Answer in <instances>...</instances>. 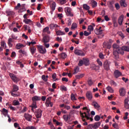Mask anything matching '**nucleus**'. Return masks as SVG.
<instances>
[{"instance_id":"nucleus-1","label":"nucleus","mask_w":129,"mask_h":129,"mask_svg":"<svg viewBox=\"0 0 129 129\" xmlns=\"http://www.w3.org/2000/svg\"><path fill=\"white\" fill-rule=\"evenodd\" d=\"M19 90V87L16 85H13V89L11 92V95L14 97H17L20 96V93L17 92Z\"/></svg>"},{"instance_id":"nucleus-2","label":"nucleus","mask_w":129,"mask_h":129,"mask_svg":"<svg viewBox=\"0 0 129 129\" xmlns=\"http://www.w3.org/2000/svg\"><path fill=\"white\" fill-rule=\"evenodd\" d=\"M119 54L123 55V54H124V51H122L120 48H118L117 50L113 49V54L114 56L115 59L116 60L119 58V55H118Z\"/></svg>"},{"instance_id":"nucleus-3","label":"nucleus","mask_w":129,"mask_h":129,"mask_svg":"<svg viewBox=\"0 0 129 129\" xmlns=\"http://www.w3.org/2000/svg\"><path fill=\"white\" fill-rule=\"evenodd\" d=\"M100 124H101L100 122H95L94 124H89L87 128V129H97L99 126H100Z\"/></svg>"},{"instance_id":"nucleus-4","label":"nucleus","mask_w":129,"mask_h":129,"mask_svg":"<svg viewBox=\"0 0 129 129\" xmlns=\"http://www.w3.org/2000/svg\"><path fill=\"white\" fill-rule=\"evenodd\" d=\"M74 53L78 56H81L82 57L85 56V53H84L83 51L80 49H77V48H75Z\"/></svg>"},{"instance_id":"nucleus-5","label":"nucleus","mask_w":129,"mask_h":129,"mask_svg":"<svg viewBox=\"0 0 129 129\" xmlns=\"http://www.w3.org/2000/svg\"><path fill=\"white\" fill-rule=\"evenodd\" d=\"M37 49L39 53H40L41 54H46V53H47V50H46V48L44 47L42 45L37 46Z\"/></svg>"},{"instance_id":"nucleus-6","label":"nucleus","mask_w":129,"mask_h":129,"mask_svg":"<svg viewBox=\"0 0 129 129\" xmlns=\"http://www.w3.org/2000/svg\"><path fill=\"white\" fill-rule=\"evenodd\" d=\"M9 76L14 82L15 83H18V81H19V78L17 77L16 75L13 73H10Z\"/></svg>"},{"instance_id":"nucleus-7","label":"nucleus","mask_w":129,"mask_h":129,"mask_svg":"<svg viewBox=\"0 0 129 129\" xmlns=\"http://www.w3.org/2000/svg\"><path fill=\"white\" fill-rule=\"evenodd\" d=\"M119 93L120 96H124L125 94H126V91H125V89L122 87L119 89Z\"/></svg>"},{"instance_id":"nucleus-8","label":"nucleus","mask_w":129,"mask_h":129,"mask_svg":"<svg viewBox=\"0 0 129 129\" xmlns=\"http://www.w3.org/2000/svg\"><path fill=\"white\" fill-rule=\"evenodd\" d=\"M65 11L68 17H73V14L71 12V8L69 7L66 8Z\"/></svg>"},{"instance_id":"nucleus-9","label":"nucleus","mask_w":129,"mask_h":129,"mask_svg":"<svg viewBox=\"0 0 129 129\" xmlns=\"http://www.w3.org/2000/svg\"><path fill=\"white\" fill-rule=\"evenodd\" d=\"M81 116L82 117V118H84V117L87 118V120L90 119V118L89 116H90V114H87V112H84L82 113L80 112Z\"/></svg>"},{"instance_id":"nucleus-10","label":"nucleus","mask_w":129,"mask_h":129,"mask_svg":"<svg viewBox=\"0 0 129 129\" xmlns=\"http://www.w3.org/2000/svg\"><path fill=\"white\" fill-rule=\"evenodd\" d=\"M24 116L25 119H26V120H27V121H31V120H32V117H33L32 115H31L29 113H24Z\"/></svg>"},{"instance_id":"nucleus-11","label":"nucleus","mask_w":129,"mask_h":129,"mask_svg":"<svg viewBox=\"0 0 129 129\" xmlns=\"http://www.w3.org/2000/svg\"><path fill=\"white\" fill-rule=\"evenodd\" d=\"M42 111L40 109L36 110L35 112V115L37 118H41V116H42Z\"/></svg>"},{"instance_id":"nucleus-12","label":"nucleus","mask_w":129,"mask_h":129,"mask_svg":"<svg viewBox=\"0 0 129 129\" xmlns=\"http://www.w3.org/2000/svg\"><path fill=\"white\" fill-rule=\"evenodd\" d=\"M103 66L104 69L106 70L107 71H108L109 70V62H108V60H106L104 63H103Z\"/></svg>"},{"instance_id":"nucleus-13","label":"nucleus","mask_w":129,"mask_h":129,"mask_svg":"<svg viewBox=\"0 0 129 129\" xmlns=\"http://www.w3.org/2000/svg\"><path fill=\"white\" fill-rule=\"evenodd\" d=\"M42 41L43 43H49L50 42V37L48 35H45L43 36Z\"/></svg>"},{"instance_id":"nucleus-14","label":"nucleus","mask_w":129,"mask_h":129,"mask_svg":"<svg viewBox=\"0 0 129 129\" xmlns=\"http://www.w3.org/2000/svg\"><path fill=\"white\" fill-rule=\"evenodd\" d=\"M114 76L115 78H118L119 76H121V72H119L118 70H116L114 72Z\"/></svg>"},{"instance_id":"nucleus-15","label":"nucleus","mask_w":129,"mask_h":129,"mask_svg":"<svg viewBox=\"0 0 129 129\" xmlns=\"http://www.w3.org/2000/svg\"><path fill=\"white\" fill-rule=\"evenodd\" d=\"M93 94L91 92L88 91L86 93V97L88 100H91L92 99Z\"/></svg>"},{"instance_id":"nucleus-16","label":"nucleus","mask_w":129,"mask_h":129,"mask_svg":"<svg viewBox=\"0 0 129 129\" xmlns=\"http://www.w3.org/2000/svg\"><path fill=\"white\" fill-rule=\"evenodd\" d=\"M103 45L104 47H107V49H110L111 48V42H103Z\"/></svg>"},{"instance_id":"nucleus-17","label":"nucleus","mask_w":129,"mask_h":129,"mask_svg":"<svg viewBox=\"0 0 129 129\" xmlns=\"http://www.w3.org/2000/svg\"><path fill=\"white\" fill-rule=\"evenodd\" d=\"M58 56L59 58H61V59H66V58H67V54L65 52L59 53Z\"/></svg>"},{"instance_id":"nucleus-18","label":"nucleus","mask_w":129,"mask_h":129,"mask_svg":"<svg viewBox=\"0 0 129 129\" xmlns=\"http://www.w3.org/2000/svg\"><path fill=\"white\" fill-rule=\"evenodd\" d=\"M32 100L33 102H36V101L41 100V97H39L38 96H34L32 98Z\"/></svg>"},{"instance_id":"nucleus-19","label":"nucleus","mask_w":129,"mask_h":129,"mask_svg":"<svg viewBox=\"0 0 129 129\" xmlns=\"http://www.w3.org/2000/svg\"><path fill=\"white\" fill-rule=\"evenodd\" d=\"M0 111L2 112L4 116H7V115H8V113H9V111L5 108H3L2 110H1Z\"/></svg>"},{"instance_id":"nucleus-20","label":"nucleus","mask_w":129,"mask_h":129,"mask_svg":"<svg viewBox=\"0 0 129 129\" xmlns=\"http://www.w3.org/2000/svg\"><path fill=\"white\" fill-rule=\"evenodd\" d=\"M122 22H123V15L120 16L118 20V23L119 26H121L122 25Z\"/></svg>"},{"instance_id":"nucleus-21","label":"nucleus","mask_w":129,"mask_h":129,"mask_svg":"<svg viewBox=\"0 0 129 129\" xmlns=\"http://www.w3.org/2000/svg\"><path fill=\"white\" fill-rule=\"evenodd\" d=\"M83 61H84L85 66H89L90 63L89 62V59H88V58H84Z\"/></svg>"},{"instance_id":"nucleus-22","label":"nucleus","mask_w":129,"mask_h":129,"mask_svg":"<svg viewBox=\"0 0 129 129\" xmlns=\"http://www.w3.org/2000/svg\"><path fill=\"white\" fill-rule=\"evenodd\" d=\"M93 27H95V24L94 23H92V25H89L88 27V31H89V32H92L93 31V30H94V28Z\"/></svg>"},{"instance_id":"nucleus-23","label":"nucleus","mask_w":129,"mask_h":129,"mask_svg":"<svg viewBox=\"0 0 129 129\" xmlns=\"http://www.w3.org/2000/svg\"><path fill=\"white\" fill-rule=\"evenodd\" d=\"M120 5L121 7H123V8H126V7H127V4L125 3V0H121L120 1Z\"/></svg>"},{"instance_id":"nucleus-24","label":"nucleus","mask_w":129,"mask_h":129,"mask_svg":"<svg viewBox=\"0 0 129 129\" xmlns=\"http://www.w3.org/2000/svg\"><path fill=\"white\" fill-rule=\"evenodd\" d=\"M102 32H103V30L98 29V28H96L94 30V32L95 33L96 35H101V34H102Z\"/></svg>"},{"instance_id":"nucleus-25","label":"nucleus","mask_w":129,"mask_h":129,"mask_svg":"<svg viewBox=\"0 0 129 129\" xmlns=\"http://www.w3.org/2000/svg\"><path fill=\"white\" fill-rule=\"evenodd\" d=\"M92 105H93V106L96 109L100 107V105H99V104H98V103L96 101L93 102Z\"/></svg>"},{"instance_id":"nucleus-26","label":"nucleus","mask_w":129,"mask_h":129,"mask_svg":"<svg viewBox=\"0 0 129 129\" xmlns=\"http://www.w3.org/2000/svg\"><path fill=\"white\" fill-rule=\"evenodd\" d=\"M30 50L32 55H34V54L36 53V51L37 50V49L34 46H32V47H30Z\"/></svg>"},{"instance_id":"nucleus-27","label":"nucleus","mask_w":129,"mask_h":129,"mask_svg":"<svg viewBox=\"0 0 129 129\" xmlns=\"http://www.w3.org/2000/svg\"><path fill=\"white\" fill-rule=\"evenodd\" d=\"M59 27L58 25L55 24H51L49 25V28L51 30H54V29H56V28H58Z\"/></svg>"},{"instance_id":"nucleus-28","label":"nucleus","mask_w":129,"mask_h":129,"mask_svg":"<svg viewBox=\"0 0 129 129\" xmlns=\"http://www.w3.org/2000/svg\"><path fill=\"white\" fill-rule=\"evenodd\" d=\"M121 50L126 51V52H129V47L127 46H123L122 47H120Z\"/></svg>"},{"instance_id":"nucleus-29","label":"nucleus","mask_w":129,"mask_h":129,"mask_svg":"<svg viewBox=\"0 0 129 129\" xmlns=\"http://www.w3.org/2000/svg\"><path fill=\"white\" fill-rule=\"evenodd\" d=\"M91 69L93 70H95V71H97L99 70V66H96L95 64H93L91 67Z\"/></svg>"},{"instance_id":"nucleus-30","label":"nucleus","mask_w":129,"mask_h":129,"mask_svg":"<svg viewBox=\"0 0 129 129\" xmlns=\"http://www.w3.org/2000/svg\"><path fill=\"white\" fill-rule=\"evenodd\" d=\"M25 4H22L21 6L20 7V11L21 13H23V12H26V8L25 7Z\"/></svg>"},{"instance_id":"nucleus-31","label":"nucleus","mask_w":129,"mask_h":129,"mask_svg":"<svg viewBox=\"0 0 129 129\" xmlns=\"http://www.w3.org/2000/svg\"><path fill=\"white\" fill-rule=\"evenodd\" d=\"M56 34L57 36H63V35H65L64 32H62L61 30H58L56 31Z\"/></svg>"},{"instance_id":"nucleus-32","label":"nucleus","mask_w":129,"mask_h":129,"mask_svg":"<svg viewBox=\"0 0 129 129\" xmlns=\"http://www.w3.org/2000/svg\"><path fill=\"white\" fill-rule=\"evenodd\" d=\"M91 3L92 8H96L97 7V2H96V1L95 0H92Z\"/></svg>"},{"instance_id":"nucleus-33","label":"nucleus","mask_w":129,"mask_h":129,"mask_svg":"<svg viewBox=\"0 0 129 129\" xmlns=\"http://www.w3.org/2000/svg\"><path fill=\"white\" fill-rule=\"evenodd\" d=\"M23 47H25L24 44L21 43L17 44L16 46V49H18V50H20V49L21 48H23Z\"/></svg>"},{"instance_id":"nucleus-34","label":"nucleus","mask_w":129,"mask_h":129,"mask_svg":"<svg viewBox=\"0 0 129 129\" xmlns=\"http://www.w3.org/2000/svg\"><path fill=\"white\" fill-rule=\"evenodd\" d=\"M63 118L66 121H68L69 119H70V115H63Z\"/></svg>"},{"instance_id":"nucleus-35","label":"nucleus","mask_w":129,"mask_h":129,"mask_svg":"<svg viewBox=\"0 0 129 129\" xmlns=\"http://www.w3.org/2000/svg\"><path fill=\"white\" fill-rule=\"evenodd\" d=\"M23 22L24 23H25L26 25H29L31 24V23H32V20H31L30 19H27L23 20Z\"/></svg>"},{"instance_id":"nucleus-36","label":"nucleus","mask_w":129,"mask_h":129,"mask_svg":"<svg viewBox=\"0 0 129 129\" xmlns=\"http://www.w3.org/2000/svg\"><path fill=\"white\" fill-rule=\"evenodd\" d=\"M18 52L20 54H23V55H25V56H27V52L25 51L24 49H20L19 50Z\"/></svg>"},{"instance_id":"nucleus-37","label":"nucleus","mask_w":129,"mask_h":129,"mask_svg":"<svg viewBox=\"0 0 129 129\" xmlns=\"http://www.w3.org/2000/svg\"><path fill=\"white\" fill-rule=\"evenodd\" d=\"M71 100H77V99H76V94L75 95L72 93L71 95Z\"/></svg>"},{"instance_id":"nucleus-38","label":"nucleus","mask_w":129,"mask_h":129,"mask_svg":"<svg viewBox=\"0 0 129 129\" xmlns=\"http://www.w3.org/2000/svg\"><path fill=\"white\" fill-rule=\"evenodd\" d=\"M12 42L13 39L11 38L8 39V45L10 47H13V44L12 43Z\"/></svg>"},{"instance_id":"nucleus-39","label":"nucleus","mask_w":129,"mask_h":129,"mask_svg":"<svg viewBox=\"0 0 129 129\" xmlns=\"http://www.w3.org/2000/svg\"><path fill=\"white\" fill-rule=\"evenodd\" d=\"M50 7L52 11H55V8H56V3L53 2L50 6Z\"/></svg>"},{"instance_id":"nucleus-40","label":"nucleus","mask_w":129,"mask_h":129,"mask_svg":"<svg viewBox=\"0 0 129 129\" xmlns=\"http://www.w3.org/2000/svg\"><path fill=\"white\" fill-rule=\"evenodd\" d=\"M1 45L2 46V48H4V49H6L7 44L6 43V42L2 41L1 43Z\"/></svg>"},{"instance_id":"nucleus-41","label":"nucleus","mask_w":129,"mask_h":129,"mask_svg":"<svg viewBox=\"0 0 129 129\" xmlns=\"http://www.w3.org/2000/svg\"><path fill=\"white\" fill-rule=\"evenodd\" d=\"M106 89L107 90H108L109 92H110V93H113V92H114L113 89H112V88H111V87L108 86L106 88Z\"/></svg>"},{"instance_id":"nucleus-42","label":"nucleus","mask_w":129,"mask_h":129,"mask_svg":"<svg viewBox=\"0 0 129 129\" xmlns=\"http://www.w3.org/2000/svg\"><path fill=\"white\" fill-rule=\"evenodd\" d=\"M77 28V24H76V23H73L71 28V30H75V29H76Z\"/></svg>"},{"instance_id":"nucleus-43","label":"nucleus","mask_w":129,"mask_h":129,"mask_svg":"<svg viewBox=\"0 0 129 129\" xmlns=\"http://www.w3.org/2000/svg\"><path fill=\"white\" fill-rule=\"evenodd\" d=\"M112 47L114 50H117V49H120L121 47H119V46L116 44H113L112 45Z\"/></svg>"},{"instance_id":"nucleus-44","label":"nucleus","mask_w":129,"mask_h":129,"mask_svg":"<svg viewBox=\"0 0 129 129\" xmlns=\"http://www.w3.org/2000/svg\"><path fill=\"white\" fill-rule=\"evenodd\" d=\"M45 105L47 107H49V106L53 107V103H52V102H49L48 103L45 102Z\"/></svg>"},{"instance_id":"nucleus-45","label":"nucleus","mask_w":129,"mask_h":129,"mask_svg":"<svg viewBox=\"0 0 129 129\" xmlns=\"http://www.w3.org/2000/svg\"><path fill=\"white\" fill-rule=\"evenodd\" d=\"M60 90H61V91H67V88L64 85L61 86L60 87Z\"/></svg>"},{"instance_id":"nucleus-46","label":"nucleus","mask_w":129,"mask_h":129,"mask_svg":"<svg viewBox=\"0 0 129 129\" xmlns=\"http://www.w3.org/2000/svg\"><path fill=\"white\" fill-rule=\"evenodd\" d=\"M100 118H101V117L98 115H96L94 117V120H95V121H99V120H100Z\"/></svg>"},{"instance_id":"nucleus-47","label":"nucleus","mask_w":129,"mask_h":129,"mask_svg":"<svg viewBox=\"0 0 129 129\" xmlns=\"http://www.w3.org/2000/svg\"><path fill=\"white\" fill-rule=\"evenodd\" d=\"M83 8V9H84V10H86V11H88L90 9V7H89V6L86 4L84 5Z\"/></svg>"},{"instance_id":"nucleus-48","label":"nucleus","mask_w":129,"mask_h":129,"mask_svg":"<svg viewBox=\"0 0 129 129\" xmlns=\"http://www.w3.org/2000/svg\"><path fill=\"white\" fill-rule=\"evenodd\" d=\"M83 77H84V74H80L79 75L76 76V78L77 79H80V78H82Z\"/></svg>"},{"instance_id":"nucleus-49","label":"nucleus","mask_w":129,"mask_h":129,"mask_svg":"<svg viewBox=\"0 0 129 129\" xmlns=\"http://www.w3.org/2000/svg\"><path fill=\"white\" fill-rule=\"evenodd\" d=\"M13 105L16 106V105H20V102L18 100H14L13 102Z\"/></svg>"},{"instance_id":"nucleus-50","label":"nucleus","mask_w":129,"mask_h":129,"mask_svg":"<svg viewBox=\"0 0 129 129\" xmlns=\"http://www.w3.org/2000/svg\"><path fill=\"white\" fill-rule=\"evenodd\" d=\"M79 67H78L75 68L74 74H76L77 73H78V72H79Z\"/></svg>"},{"instance_id":"nucleus-51","label":"nucleus","mask_w":129,"mask_h":129,"mask_svg":"<svg viewBox=\"0 0 129 129\" xmlns=\"http://www.w3.org/2000/svg\"><path fill=\"white\" fill-rule=\"evenodd\" d=\"M31 107H32V108H37V102H33Z\"/></svg>"},{"instance_id":"nucleus-52","label":"nucleus","mask_w":129,"mask_h":129,"mask_svg":"<svg viewBox=\"0 0 129 129\" xmlns=\"http://www.w3.org/2000/svg\"><path fill=\"white\" fill-rule=\"evenodd\" d=\"M41 78L44 82H47V81H48V79L46 78V76H45V75H42Z\"/></svg>"},{"instance_id":"nucleus-53","label":"nucleus","mask_w":129,"mask_h":129,"mask_svg":"<svg viewBox=\"0 0 129 129\" xmlns=\"http://www.w3.org/2000/svg\"><path fill=\"white\" fill-rule=\"evenodd\" d=\"M7 14L8 16H14L15 15V13L12 11H7Z\"/></svg>"},{"instance_id":"nucleus-54","label":"nucleus","mask_w":129,"mask_h":129,"mask_svg":"<svg viewBox=\"0 0 129 129\" xmlns=\"http://www.w3.org/2000/svg\"><path fill=\"white\" fill-rule=\"evenodd\" d=\"M91 34V32L89 31V32H87L86 31H85L84 32V36H89V35H90Z\"/></svg>"},{"instance_id":"nucleus-55","label":"nucleus","mask_w":129,"mask_h":129,"mask_svg":"<svg viewBox=\"0 0 129 129\" xmlns=\"http://www.w3.org/2000/svg\"><path fill=\"white\" fill-rule=\"evenodd\" d=\"M25 129H37L35 126H26Z\"/></svg>"},{"instance_id":"nucleus-56","label":"nucleus","mask_w":129,"mask_h":129,"mask_svg":"<svg viewBox=\"0 0 129 129\" xmlns=\"http://www.w3.org/2000/svg\"><path fill=\"white\" fill-rule=\"evenodd\" d=\"M115 7L116 8V9L117 10H119V9H120V6H119V4L117 3L115 4Z\"/></svg>"},{"instance_id":"nucleus-57","label":"nucleus","mask_w":129,"mask_h":129,"mask_svg":"<svg viewBox=\"0 0 129 129\" xmlns=\"http://www.w3.org/2000/svg\"><path fill=\"white\" fill-rule=\"evenodd\" d=\"M97 62L98 63V65H99V66H102V62L100 61L99 58L97 59Z\"/></svg>"},{"instance_id":"nucleus-58","label":"nucleus","mask_w":129,"mask_h":129,"mask_svg":"<svg viewBox=\"0 0 129 129\" xmlns=\"http://www.w3.org/2000/svg\"><path fill=\"white\" fill-rule=\"evenodd\" d=\"M99 58H100L101 59H104V55L103 54V53L100 52L99 54Z\"/></svg>"},{"instance_id":"nucleus-59","label":"nucleus","mask_w":129,"mask_h":129,"mask_svg":"<svg viewBox=\"0 0 129 129\" xmlns=\"http://www.w3.org/2000/svg\"><path fill=\"white\" fill-rule=\"evenodd\" d=\"M83 64H84V62L83 59V60H80L79 61V63H78V65H79V66L81 67V66H83Z\"/></svg>"},{"instance_id":"nucleus-60","label":"nucleus","mask_w":129,"mask_h":129,"mask_svg":"<svg viewBox=\"0 0 129 129\" xmlns=\"http://www.w3.org/2000/svg\"><path fill=\"white\" fill-rule=\"evenodd\" d=\"M21 4L18 3L17 4V6L15 7V10H19V9H21Z\"/></svg>"},{"instance_id":"nucleus-61","label":"nucleus","mask_w":129,"mask_h":129,"mask_svg":"<svg viewBox=\"0 0 129 129\" xmlns=\"http://www.w3.org/2000/svg\"><path fill=\"white\" fill-rule=\"evenodd\" d=\"M59 3L61 5H65L67 2L66 0H59Z\"/></svg>"},{"instance_id":"nucleus-62","label":"nucleus","mask_w":129,"mask_h":129,"mask_svg":"<svg viewBox=\"0 0 129 129\" xmlns=\"http://www.w3.org/2000/svg\"><path fill=\"white\" fill-rule=\"evenodd\" d=\"M88 83L89 86H91L93 84V82L91 80H89L88 81Z\"/></svg>"},{"instance_id":"nucleus-63","label":"nucleus","mask_w":129,"mask_h":129,"mask_svg":"<svg viewBox=\"0 0 129 129\" xmlns=\"http://www.w3.org/2000/svg\"><path fill=\"white\" fill-rule=\"evenodd\" d=\"M16 55L17 54L16 53V52L13 51L11 53V57H12V58H14V57H16Z\"/></svg>"},{"instance_id":"nucleus-64","label":"nucleus","mask_w":129,"mask_h":129,"mask_svg":"<svg viewBox=\"0 0 129 129\" xmlns=\"http://www.w3.org/2000/svg\"><path fill=\"white\" fill-rule=\"evenodd\" d=\"M48 31H49V28L48 27H45V28L43 29V33H46Z\"/></svg>"}]
</instances>
